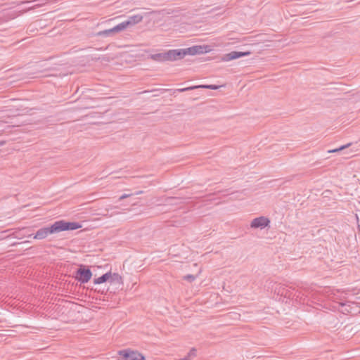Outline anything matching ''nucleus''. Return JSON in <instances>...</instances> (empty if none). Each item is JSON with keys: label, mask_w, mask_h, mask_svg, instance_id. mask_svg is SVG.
Here are the masks:
<instances>
[{"label": "nucleus", "mask_w": 360, "mask_h": 360, "mask_svg": "<svg viewBox=\"0 0 360 360\" xmlns=\"http://www.w3.org/2000/svg\"><path fill=\"white\" fill-rule=\"evenodd\" d=\"M79 226H50L44 227L39 231L34 236V238L43 239L50 234L59 233L67 230H73Z\"/></svg>", "instance_id": "nucleus-1"}, {"label": "nucleus", "mask_w": 360, "mask_h": 360, "mask_svg": "<svg viewBox=\"0 0 360 360\" xmlns=\"http://www.w3.org/2000/svg\"><path fill=\"white\" fill-rule=\"evenodd\" d=\"M107 281L123 284V278L122 276L118 273H112L111 271H108L103 276L95 278L94 280V283L96 285H100Z\"/></svg>", "instance_id": "nucleus-2"}, {"label": "nucleus", "mask_w": 360, "mask_h": 360, "mask_svg": "<svg viewBox=\"0 0 360 360\" xmlns=\"http://www.w3.org/2000/svg\"><path fill=\"white\" fill-rule=\"evenodd\" d=\"M118 360H146L143 354L137 350L127 349L118 352Z\"/></svg>", "instance_id": "nucleus-3"}, {"label": "nucleus", "mask_w": 360, "mask_h": 360, "mask_svg": "<svg viewBox=\"0 0 360 360\" xmlns=\"http://www.w3.org/2000/svg\"><path fill=\"white\" fill-rule=\"evenodd\" d=\"M92 277V273L89 269H86L84 266H81L76 274V279L79 282L85 283H87Z\"/></svg>", "instance_id": "nucleus-4"}, {"label": "nucleus", "mask_w": 360, "mask_h": 360, "mask_svg": "<svg viewBox=\"0 0 360 360\" xmlns=\"http://www.w3.org/2000/svg\"><path fill=\"white\" fill-rule=\"evenodd\" d=\"M143 20V15L141 14L130 15L128 17L127 20L120 22L119 25L121 27L122 31L126 30L129 27H131L141 22Z\"/></svg>", "instance_id": "nucleus-5"}, {"label": "nucleus", "mask_w": 360, "mask_h": 360, "mask_svg": "<svg viewBox=\"0 0 360 360\" xmlns=\"http://www.w3.org/2000/svg\"><path fill=\"white\" fill-rule=\"evenodd\" d=\"M186 49L170 50L167 52L169 60H176L183 58L188 55Z\"/></svg>", "instance_id": "nucleus-6"}, {"label": "nucleus", "mask_w": 360, "mask_h": 360, "mask_svg": "<svg viewBox=\"0 0 360 360\" xmlns=\"http://www.w3.org/2000/svg\"><path fill=\"white\" fill-rule=\"evenodd\" d=\"M250 54V51H233L224 55L222 59L224 61H231L240 57L247 56Z\"/></svg>", "instance_id": "nucleus-7"}, {"label": "nucleus", "mask_w": 360, "mask_h": 360, "mask_svg": "<svg viewBox=\"0 0 360 360\" xmlns=\"http://www.w3.org/2000/svg\"><path fill=\"white\" fill-rule=\"evenodd\" d=\"M122 31V30L121 27L120 26V25L118 24L116 26L113 27L112 28L98 32L96 34V35L99 36V37H108L114 35L116 33L120 32Z\"/></svg>", "instance_id": "nucleus-8"}, {"label": "nucleus", "mask_w": 360, "mask_h": 360, "mask_svg": "<svg viewBox=\"0 0 360 360\" xmlns=\"http://www.w3.org/2000/svg\"><path fill=\"white\" fill-rule=\"evenodd\" d=\"M205 47L202 46H193L192 47L187 48L188 55L194 56L195 54L203 53L206 52Z\"/></svg>", "instance_id": "nucleus-9"}, {"label": "nucleus", "mask_w": 360, "mask_h": 360, "mask_svg": "<svg viewBox=\"0 0 360 360\" xmlns=\"http://www.w3.org/2000/svg\"><path fill=\"white\" fill-rule=\"evenodd\" d=\"M270 220L269 218L261 216L257 218H255L250 223V225H269Z\"/></svg>", "instance_id": "nucleus-10"}, {"label": "nucleus", "mask_w": 360, "mask_h": 360, "mask_svg": "<svg viewBox=\"0 0 360 360\" xmlns=\"http://www.w3.org/2000/svg\"><path fill=\"white\" fill-rule=\"evenodd\" d=\"M152 58L157 61H167V60H169V58L167 55V52L163 53L154 54L152 56Z\"/></svg>", "instance_id": "nucleus-11"}, {"label": "nucleus", "mask_w": 360, "mask_h": 360, "mask_svg": "<svg viewBox=\"0 0 360 360\" xmlns=\"http://www.w3.org/2000/svg\"><path fill=\"white\" fill-rule=\"evenodd\" d=\"M48 225H80L75 221H65L64 220H58L49 223Z\"/></svg>", "instance_id": "nucleus-12"}, {"label": "nucleus", "mask_w": 360, "mask_h": 360, "mask_svg": "<svg viewBox=\"0 0 360 360\" xmlns=\"http://www.w3.org/2000/svg\"><path fill=\"white\" fill-rule=\"evenodd\" d=\"M197 351L195 349L193 348L191 349L188 354L181 358L182 359H186V360H192L193 358L196 356Z\"/></svg>", "instance_id": "nucleus-13"}, {"label": "nucleus", "mask_w": 360, "mask_h": 360, "mask_svg": "<svg viewBox=\"0 0 360 360\" xmlns=\"http://www.w3.org/2000/svg\"><path fill=\"white\" fill-rule=\"evenodd\" d=\"M351 144H352L351 143H347L346 145H343V146H340V147H339L338 148L333 149V150H329L328 151V153H336V152L341 151V150H344L345 148H347L349 146H351Z\"/></svg>", "instance_id": "nucleus-14"}, {"label": "nucleus", "mask_w": 360, "mask_h": 360, "mask_svg": "<svg viewBox=\"0 0 360 360\" xmlns=\"http://www.w3.org/2000/svg\"><path fill=\"white\" fill-rule=\"evenodd\" d=\"M199 86H200V88H202V89H212V90H217L220 87V86L214 85V84L199 85Z\"/></svg>", "instance_id": "nucleus-15"}, {"label": "nucleus", "mask_w": 360, "mask_h": 360, "mask_svg": "<svg viewBox=\"0 0 360 360\" xmlns=\"http://www.w3.org/2000/svg\"><path fill=\"white\" fill-rule=\"evenodd\" d=\"M184 279L189 281H193L195 279V277L193 275H187L184 276Z\"/></svg>", "instance_id": "nucleus-16"}, {"label": "nucleus", "mask_w": 360, "mask_h": 360, "mask_svg": "<svg viewBox=\"0 0 360 360\" xmlns=\"http://www.w3.org/2000/svg\"><path fill=\"white\" fill-rule=\"evenodd\" d=\"M198 88H200V86H199V85L186 87L185 89H186V91H191V90L198 89Z\"/></svg>", "instance_id": "nucleus-17"}, {"label": "nucleus", "mask_w": 360, "mask_h": 360, "mask_svg": "<svg viewBox=\"0 0 360 360\" xmlns=\"http://www.w3.org/2000/svg\"><path fill=\"white\" fill-rule=\"evenodd\" d=\"M131 195H132V194H123L122 195H121V196L120 197L119 200H120H120H124V199H125V198H128V197L131 196Z\"/></svg>", "instance_id": "nucleus-18"}, {"label": "nucleus", "mask_w": 360, "mask_h": 360, "mask_svg": "<svg viewBox=\"0 0 360 360\" xmlns=\"http://www.w3.org/2000/svg\"><path fill=\"white\" fill-rule=\"evenodd\" d=\"M176 91H178V92H185L186 91L185 88H182V89H176Z\"/></svg>", "instance_id": "nucleus-19"}, {"label": "nucleus", "mask_w": 360, "mask_h": 360, "mask_svg": "<svg viewBox=\"0 0 360 360\" xmlns=\"http://www.w3.org/2000/svg\"><path fill=\"white\" fill-rule=\"evenodd\" d=\"M6 143L5 141H0V147L4 146Z\"/></svg>", "instance_id": "nucleus-20"}, {"label": "nucleus", "mask_w": 360, "mask_h": 360, "mask_svg": "<svg viewBox=\"0 0 360 360\" xmlns=\"http://www.w3.org/2000/svg\"><path fill=\"white\" fill-rule=\"evenodd\" d=\"M143 193V191H140L136 192V195H139V194H141V193Z\"/></svg>", "instance_id": "nucleus-21"}, {"label": "nucleus", "mask_w": 360, "mask_h": 360, "mask_svg": "<svg viewBox=\"0 0 360 360\" xmlns=\"http://www.w3.org/2000/svg\"><path fill=\"white\" fill-rule=\"evenodd\" d=\"M27 206V205H23V207L25 208V207H26Z\"/></svg>", "instance_id": "nucleus-22"}]
</instances>
